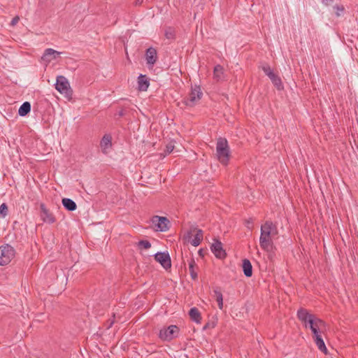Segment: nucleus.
<instances>
[{"label":"nucleus","mask_w":358,"mask_h":358,"mask_svg":"<svg viewBox=\"0 0 358 358\" xmlns=\"http://www.w3.org/2000/svg\"><path fill=\"white\" fill-rule=\"evenodd\" d=\"M278 230L273 222L267 220L261 226V234L259 237V245L261 248L268 253V258L271 259L275 248L272 236L277 234Z\"/></svg>","instance_id":"1"},{"label":"nucleus","mask_w":358,"mask_h":358,"mask_svg":"<svg viewBox=\"0 0 358 358\" xmlns=\"http://www.w3.org/2000/svg\"><path fill=\"white\" fill-rule=\"evenodd\" d=\"M297 317L304 324L306 328H309L311 330L313 336L319 334L325 329V322L315 315L310 313L305 308L298 310Z\"/></svg>","instance_id":"2"},{"label":"nucleus","mask_w":358,"mask_h":358,"mask_svg":"<svg viewBox=\"0 0 358 358\" xmlns=\"http://www.w3.org/2000/svg\"><path fill=\"white\" fill-rule=\"evenodd\" d=\"M216 155L218 161L224 166L228 165L231 157L230 148L225 138L220 137L216 143Z\"/></svg>","instance_id":"3"},{"label":"nucleus","mask_w":358,"mask_h":358,"mask_svg":"<svg viewBox=\"0 0 358 358\" xmlns=\"http://www.w3.org/2000/svg\"><path fill=\"white\" fill-rule=\"evenodd\" d=\"M55 88L69 100L71 99L73 91L68 80L64 76H59L57 77Z\"/></svg>","instance_id":"4"},{"label":"nucleus","mask_w":358,"mask_h":358,"mask_svg":"<svg viewBox=\"0 0 358 358\" xmlns=\"http://www.w3.org/2000/svg\"><path fill=\"white\" fill-rule=\"evenodd\" d=\"M15 255V249L10 245L6 244L0 247V265L9 264Z\"/></svg>","instance_id":"5"},{"label":"nucleus","mask_w":358,"mask_h":358,"mask_svg":"<svg viewBox=\"0 0 358 358\" xmlns=\"http://www.w3.org/2000/svg\"><path fill=\"white\" fill-rule=\"evenodd\" d=\"M203 238V231L196 227H192L190 230L185 235L184 238L193 246H198L201 243Z\"/></svg>","instance_id":"6"},{"label":"nucleus","mask_w":358,"mask_h":358,"mask_svg":"<svg viewBox=\"0 0 358 358\" xmlns=\"http://www.w3.org/2000/svg\"><path fill=\"white\" fill-rule=\"evenodd\" d=\"M179 332L180 329L176 325H170L168 327H164L160 329L159 337L164 341H171L178 337Z\"/></svg>","instance_id":"7"},{"label":"nucleus","mask_w":358,"mask_h":358,"mask_svg":"<svg viewBox=\"0 0 358 358\" xmlns=\"http://www.w3.org/2000/svg\"><path fill=\"white\" fill-rule=\"evenodd\" d=\"M202 96L203 92L200 86L195 85L194 87H192L189 96L185 98L184 103L187 106L192 107L202 98Z\"/></svg>","instance_id":"8"},{"label":"nucleus","mask_w":358,"mask_h":358,"mask_svg":"<svg viewBox=\"0 0 358 358\" xmlns=\"http://www.w3.org/2000/svg\"><path fill=\"white\" fill-rule=\"evenodd\" d=\"M262 70L278 90H282L283 88L280 78L273 72L268 65L264 66Z\"/></svg>","instance_id":"9"},{"label":"nucleus","mask_w":358,"mask_h":358,"mask_svg":"<svg viewBox=\"0 0 358 358\" xmlns=\"http://www.w3.org/2000/svg\"><path fill=\"white\" fill-rule=\"evenodd\" d=\"M152 222L157 227V231H166L169 229L170 222L166 217L155 215L152 218Z\"/></svg>","instance_id":"10"},{"label":"nucleus","mask_w":358,"mask_h":358,"mask_svg":"<svg viewBox=\"0 0 358 358\" xmlns=\"http://www.w3.org/2000/svg\"><path fill=\"white\" fill-rule=\"evenodd\" d=\"M210 249L212 252L218 259H222L227 256V253L223 249L222 243L217 239H214V243L211 245Z\"/></svg>","instance_id":"11"},{"label":"nucleus","mask_w":358,"mask_h":358,"mask_svg":"<svg viewBox=\"0 0 358 358\" xmlns=\"http://www.w3.org/2000/svg\"><path fill=\"white\" fill-rule=\"evenodd\" d=\"M155 259L159 262L165 268H170L171 266V258L168 252H157L155 255Z\"/></svg>","instance_id":"12"},{"label":"nucleus","mask_w":358,"mask_h":358,"mask_svg":"<svg viewBox=\"0 0 358 358\" xmlns=\"http://www.w3.org/2000/svg\"><path fill=\"white\" fill-rule=\"evenodd\" d=\"M62 52L57 51L52 48H47L45 50L41 59L47 64L51 62L52 60L56 59L61 55Z\"/></svg>","instance_id":"13"},{"label":"nucleus","mask_w":358,"mask_h":358,"mask_svg":"<svg viewBox=\"0 0 358 358\" xmlns=\"http://www.w3.org/2000/svg\"><path fill=\"white\" fill-rule=\"evenodd\" d=\"M41 218L44 222L52 224L55 222L53 214L45 207L44 203H41Z\"/></svg>","instance_id":"14"},{"label":"nucleus","mask_w":358,"mask_h":358,"mask_svg":"<svg viewBox=\"0 0 358 358\" xmlns=\"http://www.w3.org/2000/svg\"><path fill=\"white\" fill-rule=\"evenodd\" d=\"M145 59L147 64L153 66L157 60V52L155 48H149L145 52Z\"/></svg>","instance_id":"15"},{"label":"nucleus","mask_w":358,"mask_h":358,"mask_svg":"<svg viewBox=\"0 0 358 358\" xmlns=\"http://www.w3.org/2000/svg\"><path fill=\"white\" fill-rule=\"evenodd\" d=\"M112 137L110 134H105L102 139L100 141V147L102 150V152L104 154H107L108 152V150L112 147Z\"/></svg>","instance_id":"16"},{"label":"nucleus","mask_w":358,"mask_h":358,"mask_svg":"<svg viewBox=\"0 0 358 358\" xmlns=\"http://www.w3.org/2000/svg\"><path fill=\"white\" fill-rule=\"evenodd\" d=\"M149 79L145 75L141 74L138 77V88L140 91H146L149 87Z\"/></svg>","instance_id":"17"},{"label":"nucleus","mask_w":358,"mask_h":358,"mask_svg":"<svg viewBox=\"0 0 358 358\" xmlns=\"http://www.w3.org/2000/svg\"><path fill=\"white\" fill-rule=\"evenodd\" d=\"M313 338L318 349L324 354H327V349L326 348V345L321 335L320 334H316L315 336H313Z\"/></svg>","instance_id":"18"},{"label":"nucleus","mask_w":358,"mask_h":358,"mask_svg":"<svg viewBox=\"0 0 358 358\" xmlns=\"http://www.w3.org/2000/svg\"><path fill=\"white\" fill-rule=\"evenodd\" d=\"M190 319L197 324L201 322V315L199 309L196 307L192 308L189 311Z\"/></svg>","instance_id":"19"},{"label":"nucleus","mask_w":358,"mask_h":358,"mask_svg":"<svg viewBox=\"0 0 358 358\" xmlns=\"http://www.w3.org/2000/svg\"><path fill=\"white\" fill-rule=\"evenodd\" d=\"M243 273L246 277H251L252 275V266L251 262L248 259H244L242 264Z\"/></svg>","instance_id":"20"},{"label":"nucleus","mask_w":358,"mask_h":358,"mask_svg":"<svg viewBox=\"0 0 358 358\" xmlns=\"http://www.w3.org/2000/svg\"><path fill=\"white\" fill-rule=\"evenodd\" d=\"M64 207L69 211H73L76 209V203L71 199L64 198L62 201Z\"/></svg>","instance_id":"21"},{"label":"nucleus","mask_w":358,"mask_h":358,"mask_svg":"<svg viewBox=\"0 0 358 358\" xmlns=\"http://www.w3.org/2000/svg\"><path fill=\"white\" fill-rule=\"evenodd\" d=\"M31 110V103L28 101L24 102L18 110V114L22 116H26Z\"/></svg>","instance_id":"22"},{"label":"nucleus","mask_w":358,"mask_h":358,"mask_svg":"<svg viewBox=\"0 0 358 358\" xmlns=\"http://www.w3.org/2000/svg\"><path fill=\"white\" fill-rule=\"evenodd\" d=\"M216 301L220 309L223 308V296L219 287H216L213 289Z\"/></svg>","instance_id":"23"},{"label":"nucleus","mask_w":358,"mask_h":358,"mask_svg":"<svg viewBox=\"0 0 358 358\" xmlns=\"http://www.w3.org/2000/svg\"><path fill=\"white\" fill-rule=\"evenodd\" d=\"M222 74H223V67L220 64L216 65L214 67V70H213L214 78L218 81L221 79Z\"/></svg>","instance_id":"24"},{"label":"nucleus","mask_w":358,"mask_h":358,"mask_svg":"<svg viewBox=\"0 0 358 358\" xmlns=\"http://www.w3.org/2000/svg\"><path fill=\"white\" fill-rule=\"evenodd\" d=\"M196 263L193 259H192L189 263V270L190 273V275L193 280H196L197 278V273L194 271V266Z\"/></svg>","instance_id":"25"},{"label":"nucleus","mask_w":358,"mask_h":358,"mask_svg":"<svg viewBox=\"0 0 358 358\" xmlns=\"http://www.w3.org/2000/svg\"><path fill=\"white\" fill-rule=\"evenodd\" d=\"M165 36L168 39H174L175 38V31L173 29L169 27L165 31Z\"/></svg>","instance_id":"26"},{"label":"nucleus","mask_w":358,"mask_h":358,"mask_svg":"<svg viewBox=\"0 0 358 358\" xmlns=\"http://www.w3.org/2000/svg\"><path fill=\"white\" fill-rule=\"evenodd\" d=\"M138 245L141 248L147 250L151 247V243L147 240H141L138 243Z\"/></svg>","instance_id":"27"},{"label":"nucleus","mask_w":358,"mask_h":358,"mask_svg":"<svg viewBox=\"0 0 358 358\" xmlns=\"http://www.w3.org/2000/svg\"><path fill=\"white\" fill-rule=\"evenodd\" d=\"M8 214V206L7 205L3 203L0 206V216L2 217H4Z\"/></svg>","instance_id":"28"},{"label":"nucleus","mask_w":358,"mask_h":358,"mask_svg":"<svg viewBox=\"0 0 358 358\" xmlns=\"http://www.w3.org/2000/svg\"><path fill=\"white\" fill-rule=\"evenodd\" d=\"M334 9L336 10V15L338 17L341 15V13L344 11L345 8L343 5H336L334 7Z\"/></svg>","instance_id":"29"},{"label":"nucleus","mask_w":358,"mask_h":358,"mask_svg":"<svg viewBox=\"0 0 358 358\" xmlns=\"http://www.w3.org/2000/svg\"><path fill=\"white\" fill-rule=\"evenodd\" d=\"M173 149H174V145L172 143H170L166 145L164 152H165L166 155H169L173 152Z\"/></svg>","instance_id":"30"},{"label":"nucleus","mask_w":358,"mask_h":358,"mask_svg":"<svg viewBox=\"0 0 358 358\" xmlns=\"http://www.w3.org/2000/svg\"><path fill=\"white\" fill-rule=\"evenodd\" d=\"M19 20L20 17L18 16L14 17L10 22V25L15 26L19 22Z\"/></svg>","instance_id":"31"},{"label":"nucleus","mask_w":358,"mask_h":358,"mask_svg":"<svg viewBox=\"0 0 358 358\" xmlns=\"http://www.w3.org/2000/svg\"><path fill=\"white\" fill-rule=\"evenodd\" d=\"M334 2V0H322V3L324 4L325 6H329L332 4Z\"/></svg>","instance_id":"32"},{"label":"nucleus","mask_w":358,"mask_h":358,"mask_svg":"<svg viewBox=\"0 0 358 358\" xmlns=\"http://www.w3.org/2000/svg\"><path fill=\"white\" fill-rule=\"evenodd\" d=\"M253 221L252 219H250L247 221V227L251 229L252 227Z\"/></svg>","instance_id":"33"},{"label":"nucleus","mask_w":358,"mask_h":358,"mask_svg":"<svg viewBox=\"0 0 358 358\" xmlns=\"http://www.w3.org/2000/svg\"><path fill=\"white\" fill-rule=\"evenodd\" d=\"M198 253H199V255L200 256L203 257V249H200V250H199V252H198Z\"/></svg>","instance_id":"34"}]
</instances>
